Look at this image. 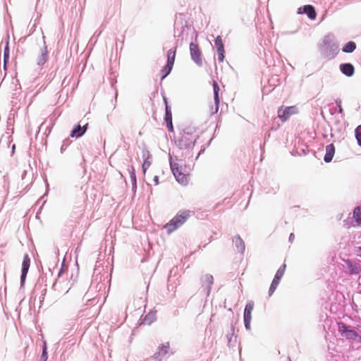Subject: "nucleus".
Masks as SVG:
<instances>
[{
	"label": "nucleus",
	"mask_w": 361,
	"mask_h": 361,
	"mask_svg": "<svg viewBox=\"0 0 361 361\" xmlns=\"http://www.w3.org/2000/svg\"><path fill=\"white\" fill-rule=\"evenodd\" d=\"M170 166L176 180L183 185H188L190 179L191 169L183 164L181 161L176 162L171 161Z\"/></svg>",
	"instance_id": "nucleus-1"
},
{
	"label": "nucleus",
	"mask_w": 361,
	"mask_h": 361,
	"mask_svg": "<svg viewBox=\"0 0 361 361\" xmlns=\"http://www.w3.org/2000/svg\"><path fill=\"white\" fill-rule=\"evenodd\" d=\"M190 216V211H180L164 226V228L167 230L168 233H171L182 226Z\"/></svg>",
	"instance_id": "nucleus-2"
},
{
	"label": "nucleus",
	"mask_w": 361,
	"mask_h": 361,
	"mask_svg": "<svg viewBox=\"0 0 361 361\" xmlns=\"http://www.w3.org/2000/svg\"><path fill=\"white\" fill-rule=\"evenodd\" d=\"M338 330L341 335L346 339L354 341L359 338V341L361 343V335L360 336L355 330L345 324L343 322L338 323Z\"/></svg>",
	"instance_id": "nucleus-3"
},
{
	"label": "nucleus",
	"mask_w": 361,
	"mask_h": 361,
	"mask_svg": "<svg viewBox=\"0 0 361 361\" xmlns=\"http://www.w3.org/2000/svg\"><path fill=\"white\" fill-rule=\"evenodd\" d=\"M194 137L188 133H183L176 140L177 145L180 149H187L194 145Z\"/></svg>",
	"instance_id": "nucleus-4"
},
{
	"label": "nucleus",
	"mask_w": 361,
	"mask_h": 361,
	"mask_svg": "<svg viewBox=\"0 0 361 361\" xmlns=\"http://www.w3.org/2000/svg\"><path fill=\"white\" fill-rule=\"evenodd\" d=\"M296 114H298V109L295 106H288L285 109L280 108L278 110V116L283 122Z\"/></svg>",
	"instance_id": "nucleus-5"
},
{
	"label": "nucleus",
	"mask_w": 361,
	"mask_h": 361,
	"mask_svg": "<svg viewBox=\"0 0 361 361\" xmlns=\"http://www.w3.org/2000/svg\"><path fill=\"white\" fill-rule=\"evenodd\" d=\"M190 52L192 59L198 65H202V53L199 48L198 44L195 43H190Z\"/></svg>",
	"instance_id": "nucleus-6"
},
{
	"label": "nucleus",
	"mask_w": 361,
	"mask_h": 361,
	"mask_svg": "<svg viewBox=\"0 0 361 361\" xmlns=\"http://www.w3.org/2000/svg\"><path fill=\"white\" fill-rule=\"evenodd\" d=\"M254 309V302L250 301L247 303L244 310V323L247 329H250L252 312Z\"/></svg>",
	"instance_id": "nucleus-7"
},
{
	"label": "nucleus",
	"mask_w": 361,
	"mask_h": 361,
	"mask_svg": "<svg viewBox=\"0 0 361 361\" xmlns=\"http://www.w3.org/2000/svg\"><path fill=\"white\" fill-rule=\"evenodd\" d=\"M215 46L216 47L218 54V60L219 62H223L225 59L224 53V45L221 36H217L215 39Z\"/></svg>",
	"instance_id": "nucleus-8"
},
{
	"label": "nucleus",
	"mask_w": 361,
	"mask_h": 361,
	"mask_svg": "<svg viewBox=\"0 0 361 361\" xmlns=\"http://www.w3.org/2000/svg\"><path fill=\"white\" fill-rule=\"evenodd\" d=\"M30 265V259L27 254H25L23 257V261L22 264V274L20 277V283L21 286H23L25 283V278L28 272V269Z\"/></svg>",
	"instance_id": "nucleus-9"
},
{
	"label": "nucleus",
	"mask_w": 361,
	"mask_h": 361,
	"mask_svg": "<svg viewBox=\"0 0 361 361\" xmlns=\"http://www.w3.org/2000/svg\"><path fill=\"white\" fill-rule=\"evenodd\" d=\"M346 265V270L350 274H357L360 272L361 269L358 264L352 262L350 259H344Z\"/></svg>",
	"instance_id": "nucleus-10"
},
{
	"label": "nucleus",
	"mask_w": 361,
	"mask_h": 361,
	"mask_svg": "<svg viewBox=\"0 0 361 361\" xmlns=\"http://www.w3.org/2000/svg\"><path fill=\"white\" fill-rule=\"evenodd\" d=\"M298 13H306L307 16L312 19L314 20L316 18L317 13L315 11L314 8L311 5H306L302 7H300L298 8Z\"/></svg>",
	"instance_id": "nucleus-11"
},
{
	"label": "nucleus",
	"mask_w": 361,
	"mask_h": 361,
	"mask_svg": "<svg viewBox=\"0 0 361 361\" xmlns=\"http://www.w3.org/2000/svg\"><path fill=\"white\" fill-rule=\"evenodd\" d=\"M340 70L343 74L348 77H351L354 75L355 68L354 66L350 63H342L340 65Z\"/></svg>",
	"instance_id": "nucleus-12"
},
{
	"label": "nucleus",
	"mask_w": 361,
	"mask_h": 361,
	"mask_svg": "<svg viewBox=\"0 0 361 361\" xmlns=\"http://www.w3.org/2000/svg\"><path fill=\"white\" fill-rule=\"evenodd\" d=\"M213 88H214V102H215V109L212 111V114H215L218 111L220 103V99L219 96V92L220 90L219 86L216 81L213 82Z\"/></svg>",
	"instance_id": "nucleus-13"
},
{
	"label": "nucleus",
	"mask_w": 361,
	"mask_h": 361,
	"mask_svg": "<svg viewBox=\"0 0 361 361\" xmlns=\"http://www.w3.org/2000/svg\"><path fill=\"white\" fill-rule=\"evenodd\" d=\"M142 157L144 158V161L142 164V171L144 173H146L147 169L149 168L152 164V155L148 151H145L143 152Z\"/></svg>",
	"instance_id": "nucleus-14"
},
{
	"label": "nucleus",
	"mask_w": 361,
	"mask_h": 361,
	"mask_svg": "<svg viewBox=\"0 0 361 361\" xmlns=\"http://www.w3.org/2000/svg\"><path fill=\"white\" fill-rule=\"evenodd\" d=\"M335 153V147L333 144L328 145L326 147V154L324 156V160L325 162L329 163L330 162L334 155Z\"/></svg>",
	"instance_id": "nucleus-15"
},
{
	"label": "nucleus",
	"mask_w": 361,
	"mask_h": 361,
	"mask_svg": "<svg viewBox=\"0 0 361 361\" xmlns=\"http://www.w3.org/2000/svg\"><path fill=\"white\" fill-rule=\"evenodd\" d=\"M233 242L235 243V245L238 252L243 253L245 251V243L240 238V236L237 235V236L233 237Z\"/></svg>",
	"instance_id": "nucleus-16"
},
{
	"label": "nucleus",
	"mask_w": 361,
	"mask_h": 361,
	"mask_svg": "<svg viewBox=\"0 0 361 361\" xmlns=\"http://www.w3.org/2000/svg\"><path fill=\"white\" fill-rule=\"evenodd\" d=\"M86 126H83L82 128L80 126V125H78L72 131H71V137H80L82 135L84 134V133L85 132L86 130Z\"/></svg>",
	"instance_id": "nucleus-17"
},
{
	"label": "nucleus",
	"mask_w": 361,
	"mask_h": 361,
	"mask_svg": "<svg viewBox=\"0 0 361 361\" xmlns=\"http://www.w3.org/2000/svg\"><path fill=\"white\" fill-rule=\"evenodd\" d=\"M176 49H171L169 50L168 54H167V56H168L167 64L169 65V66H173L175 58H176Z\"/></svg>",
	"instance_id": "nucleus-18"
},
{
	"label": "nucleus",
	"mask_w": 361,
	"mask_h": 361,
	"mask_svg": "<svg viewBox=\"0 0 361 361\" xmlns=\"http://www.w3.org/2000/svg\"><path fill=\"white\" fill-rule=\"evenodd\" d=\"M357 46L354 42H348L342 49V51L345 53H351L354 51Z\"/></svg>",
	"instance_id": "nucleus-19"
},
{
	"label": "nucleus",
	"mask_w": 361,
	"mask_h": 361,
	"mask_svg": "<svg viewBox=\"0 0 361 361\" xmlns=\"http://www.w3.org/2000/svg\"><path fill=\"white\" fill-rule=\"evenodd\" d=\"M202 282L203 285L210 288V286L213 284L214 278L210 274H205L202 278Z\"/></svg>",
	"instance_id": "nucleus-20"
},
{
	"label": "nucleus",
	"mask_w": 361,
	"mask_h": 361,
	"mask_svg": "<svg viewBox=\"0 0 361 361\" xmlns=\"http://www.w3.org/2000/svg\"><path fill=\"white\" fill-rule=\"evenodd\" d=\"M169 348H170V343H169V342H166V343H162L159 347L158 355H164L167 354L168 352H169Z\"/></svg>",
	"instance_id": "nucleus-21"
},
{
	"label": "nucleus",
	"mask_w": 361,
	"mask_h": 361,
	"mask_svg": "<svg viewBox=\"0 0 361 361\" xmlns=\"http://www.w3.org/2000/svg\"><path fill=\"white\" fill-rule=\"evenodd\" d=\"M164 103L166 105V114H165L164 120H165L166 123H167L169 121H172V113L171 111V108L168 105L167 99L166 98H164Z\"/></svg>",
	"instance_id": "nucleus-22"
},
{
	"label": "nucleus",
	"mask_w": 361,
	"mask_h": 361,
	"mask_svg": "<svg viewBox=\"0 0 361 361\" xmlns=\"http://www.w3.org/2000/svg\"><path fill=\"white\" fill-rule=\"evenodd\" d=\"M353 218L357 225H361V207L355 208L353 211Z\"/></svg>",
	"instance_id": "nucleus-23"
},
{
	"label": "nucleus",
	"mask_w": 361,
	"mask_h": 361,
	"mask_svg": "<svg viewBox=\"0 0 361 361\" xmlns=\"http://www.w3.org/2000/svg\"><path fill=\"white\" fill-rule=\"evenodd\" d=\"M279 282H280L279 279H276V278H275V277L274 278V279L271 282V284L269 287V296L272 295V294L274 293L278 285L279 284Z\"/></svg>",
	"instance_id": "nucleus-24"
},
{
	"label": "nucleus",
	"mask_w": 361,
	"mask_h": 361,
	"mask_svg": "<svg viewBox=\"0 0 361 361\" xmlns=\"http://www.w3.org/2000/svg\"><path fill=\"white\" fill-rule=\"evenodd\" d=\"M286 264H283L276 271V274H275V278H276V279H279L281 280V279L283 277L284 273H285V271H286Z\"/></svg>",
	"instance_id": "nucleus-25"
},
{
	"label": "nucleus",
	"mask_w": 361,
	"mask_h": 361,
	"mask_svg": "<svg viewBox=\"0 0 361 361\" xmlns=\"http://www.w3.org/2000/svg\"><path fill=\"white\" fill-rule=\"evenodd\" d=\"M172 68L173 66H169V65L166 63V65L161 70V80L164 79L170 73Z\"/></svg>",
	"instance_id": "nucleus-26"
},
{
	"label": "nucleus",
	"mask_w": 361,
	"mask_h": 361,
	"mask_svg": "<svg viewBox=\"0 0 361 361\" xmlns=\"http://www.w3.org/2000/svg\"><path fill=\"white\" fill-rule=\"evenodd\" d=\"M128 173L130 176L131 180L134 185H136V176H135V170L133 166H129L128 169Z\"/></svg>",
	"instance_id": "nucleus-27"
},
{
	"label": "nucleus",
	"mask_w": 361,
	"mask_h": 361,
	"mask_svg": "<svg viewBox=\"0 0 361 361\" xmlns=\"http://www.w3.org/2000/svg\"><path fill=\"white\" fill-rule=\"evenodd\" d=\"M355 137L357 143L361 146V125L359 126L355 130Z\"/></svg>",
	"instance_id": "nucleus-28"
},
{
	"label": "nucleus",
	"mask_w": 361,
	"mask_h": 361,
	"mask_svg": "<svg viewBox=\"0 0 361 361\" xmlns=\"http://www.w3.org/2000/svg\"><path fill=\"white\" fill-rule=\"evenodd\" d=\"M154 314H147L145 317V319H144V322H147L148 324H149L152 322V319H154Z\"/></svg>",
	"instance_id": "nucleus-29"
},
{
	"label": "nucleus",
	"mask_w": 361,
	"mask_h": 361,
	"mask_svg": "<svg viewBox=\"0 0 361 361\" xmlns=\"http://www.w3.org/2000/svg\"><path fill=\"white\" fill-rule=\"evenodd\" d=\"M166 126L169 129V130L170 132H173V123H172V121H169V122H167L166 123Z\"/></svg>",
	"instance_id": "nucleus-30"
},
{
	"label": "nucleus",
	"mask_w": 361,
	"mask_h": 361,
	"mask_svg": "<svg viewBox=\"0 0 361 361\" xmlns=\"http://www.w3.org/2000/svg\"><path fill=\"white\" fill-rule=\"evenodd\" d=\"M8 46L6 47L5 48V50H4V61H6V59H8Z\"/></svg>",
	"instance_id": "nucleus-31"
},
{
	"label": "nucleus",
	"mask_w": 361,
	"mask_h": 361,
	"mask_svg": "<svg viewBox=\"0 0 361 361\" xmlns=\"http://www.w3.org/2000/svg\"><path fill=\"white\" fill-rule=\"evenodd\" d=\"M155 185H158L159 184V177L157 176H155L154 177V179H153Z\"/></svg>",
	"instance_id": "nucleus-32"
},
{
	"label": "nucleus",
	"mask_w": 361,
	"mask_h": 361,
	"mask_svg": "<svg viewBox=\"0 0 361 361\" xmlns=\"http://www.w3.org/2000/svg\"><path fill=\"white\" fill-rule=\"evenodd\" d=\"M46 346L44 345V348L43 349L42 356H44L46 355Z\"/></svg>",
	"instance_id": "nucleus-33"
}]
</instances>
